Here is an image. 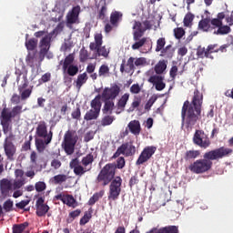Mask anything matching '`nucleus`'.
Returning a JSON list of instances; mask_svg holds the SVG:
<instances>
[{
  "instance_id": "774afa93",
  "label": "nucleus",
  "mask_w": 233,
  "mask_h": 233,
  "mask_svg": "<svg viewBox=\"0 0 233 233\" xmlns=\"http://www.w3.org/2000/svg\"><path fill=\"white\" fill-rule=\"evenodd\" d=\"M3 127L4 134H8V132H12V127H10V122H1Z\"/></svg>"
},
{
  "instance_id": "603ef678",
  "label": "nucleus",
  "mask_w": 233,
  "mask_h": 233,
  "mask_svg": "<svg viewBox=\"0 0 233 233\" xmlns=\"http://www.w3.org/2000/svg\"><path fill=\"white\" fill-rule=\"evenodd\" d=\"M66 72L71 77H74V76H77V73L79 72V67H77V66L71 65L66 68Z\"/></svg>"
},
{
  "instance_id": "473e14b6",
  "label": "nucleus",
  "mask_w": 233,
  "mask_h": 233,
  "mask_svg": "<svg viewBox=\"0 0 233 233\" xmlns=\"http://www.w3.org/2000/svg\"><path fill=\"white\" fill-rule=\"evenodd\" d=\"M201 156V152L199 150H187L184 155L185 161H193V159H197Z\"/></svg>"
},
{
  "instance_id": "c85d7f7f",
  "label": "nucleus",
  "mask_w": 233,
  "mask_h": 233,
  "mask_svg": "<svg viewBox=\"0 0 233 233\" xmlns=\"http://www.w3.org/2000/svg\"><path fill=\"white\" fill-rule=\"evenodd\" d=\"M0 190L2 194L6 196L10 190H12V182L10 180L4 178L0 181Z\"/></svg>"
},
{
  "instance_id": "de8ad7c7",
  "label": "nucleus",
  "mask_w": 233,
  "mask_h": 233,
  "mask_svg": "<svg viewBox=\"0 0 233 233\" xmlns=\"http://www.w3.org/2000/svg\"><path fill=\"white\" fill-rule=\"evenodd\" d=\"M110 74V67H108L106 65L100 66L98 69V76L99 77H106Z\"/></svg>"
},
{
  "instance_id": "f257e3e1",
  "label": "nucleus",
  "mask_w": 233,
  "mask_h": 233,
  "mask_svg": "<svg viewBox=\"0 0 233 233\" xmlns=\"http://www.w3.org/2000/svg\"><path fill=\"white\" fill-rule=\"evenodd\" d=\"M201 106H203V94L196 89L191 103L186 100L181 109L182 125H185L187 130H192L201 117Z\"/></svg>"
},
{
  "instance_id": "ddd939ff",
  "label": "nucleus",
  "mask_w": 233,
  "mask_h": 233,
  "mask_svg": "<svg viewBox=\"0 0 233 233\" xmlns=\"http://www.w3.org/2000/svg\"><path fill=\"white\" fill-rule=\"evenodd\" d=\"M70 168L73 169V172L76 176H84V174H86V172H90L92 170V167H89L88 169L83 167L82 165L79 164V158L76 157L73 158L69 163Z\"/></svg>"
},
{
  "instance_id": "f704fd0d",
  "label": "nucleus",
  "mask_w": 233,
  "mask_h": 233,
  "mask_svg": "<svg viewBox=\"0 0 233 233\" xmlns=\"http://www.w3.org/2000/svg\"><path fill=\"white\" fill-rule=\"evenodd\" d=\"M99 114H101V112L96 111V109H90L84 116V119H85V121L96 120V119H97V117H99Z\"/></svg>"
},
{
  "instance_id": "4c0bfd02",
  "label": "nucleus",
  "mask_w": 233,
  "mask_h": 233,
  "mask_svg": "<svg viewBox=\"0 0 233 233\" xmlns=\"http://www.w3.org/2000/svg\"><path fill=\"white\" fill-rule=\"evenodd\" d=\"M103 196H105V191L101 190L99 192L95 193L88 200V205L89 207H94V205H96V203H97V201H99V199H101V198H103Z\"/></svg>"
},
{
  "instance_id": "6e6552de",
  "label": "nucleus",
  "mask_w": 233,
  "mask_h": 233,
  "mask_svg": "<svg viewBox=\"0 0 233 233\" xmlns=\"http://www.w3.org/2000/svg\"><path fill=\"white\" fill-rule=\"evenodd\" d=\"M152 28V24L149 20H145L143 24L139 21H135L133 25V39L134 41H139L143 35H145V32L147 30H150Z\"/></svg>"
},
{
  "instance_id": "2f4dec72",
  "label": "nucleus",
  "mask_w": 233,
  "mask_h": 233,
  "mask_svg": "<svg viewBox=\"0 0 233 233\" xmlns=\"http://www.w3.org/2000/svg\"><path fill=\"white\" fill-rule=\"evenodd\" d=\"M68 179V176L65 174H58L53 177H51L50 181L53 185H63V183H66Z\"/></svg>"
},
{
  "instance_id": "aec40b11",
  "label": "nucleus",
  "mask_w": 233,
  "mask_h": 233,
  "mask_svg": "<svg viewBox=\"0 0 233 233\" xmlns=\"http://www.w3.org/2000/svg\"><path fill=\"white\" fill-rule=\"evenodd\" d=\"M107 11H108V7L106 5V0H100L98 4L96 19H99L100 21H105Z\"/></svg>"
},
{
  "instance_id": "09e8293b",
  "label": "nucleus",
  "mask_w": 233,
  "mask_h": 233,
  "mask_svg": "<svg viewBox=\"0 0 233 233\" xmlns=\"http://www.w3.org/2000/svg\"><path fill=\"white\" fill-rule=\"evenodd\" d=\"M135 41L136 43L132 45L131 48L132 50H139V48L143 47L145 46V43H147V37H142Z\"/></svg>"
},
{
  "instance_id": "c9c22d12",
  "label": "nucleus",
  "mask_w": 233,
  "mask_h": 233,
  "mask_svg": "<svg viewBox=\"0 0 233 233\" xmlns=\"http://www.w3.org/2000/svg\"><path fill=\"white\" fill-rule=\"evenodd\" d=\"M197 56L198 57H200V59H204V57L207 59H214V57L208 53V47L205 49V47L198 46L197 49Z\"/></svg>"
},
{
  "instance_id": "bb28decb",
  "label": "nucleus",
  "mask_w": 233,
  "mask_h": 233,
  "mask_svg": "<svg viewBox=\"0 0 233 233\" xmlns=\"http://www.w3.org/2000/svg\"><path fill=\"white\" fill-rule=\"evenodd\" d=\"M175 52L176 49L169 44L160 51V56L165 57V59H172Z\"/></svg>"
},
{
  "instance_id": "9b49d317",
  "label": "nucleus",
  "mask_w": 233,
  "mask_h": 233,
  "mask_svg": "<svg viewBox=\"0 0 233 233\" xmlns=\"http://www.w3.org/2000/svg\"><path fill=\"white\" fill-rule=\"evenodd\" d=\"M156 150H157V147L155 146H147L146 147L142 152L140 153L137 160L136 161V165H143L144 163H147L154 154H156Z\"/></svg>"
},
{
  "instance_id": "052dcab7",
  "label": "nucleus",
  "mask_w": 233,
  "mask_h": 233,
  "mask_svg": "<svg viewBox=\"0 0 233 233\" xmlns=\"http://www.w3.org/2000/svg\"><path fill=\"white\" fill-rule=\"evenodd\" d=\"M90 219H92V214L86 212L83 216V218H80V225H86V223H88V221H90Z\"/></svg>"
},
{
  "instance_id": "39448f33",
  "label": "nucleus",
  "mask_w": 233,
  "mask_h": 233,
  "mask_svg": "<svg viewBox=\"0 0 233 233\" xmlns=\"http://www.w3.org/2000/svg\"><path fill=\"white\" fill-rule=\"evenodd\" d=\"M79 137L75 130H67L64 136V150L67 156H72L76 150V145Z\"/></svg>"
},
{
  "instance_id": "680f3d73",
  "label": "nucleus",
  "mask_w": 233,
  "mask_h": 233,
  "mask_svg": "<svg viewBox=\"0 0 233 233\" xmlns=\"http://www.w3.org/2000/svg\"><path fill=\"white\" fill-rule=\"evenodd\" d=\"M71 117L79 121L81 119V108L77 106L76 110L71 113Z\"/></svg>"
},
{
  "instance_id": "1a4fd4ad",
  "label": "nucleus",
  "mask_w": 233,
  "mask_h": 233,
  "mask_svg": "<svg viewBox=\"0 0 233 233\" xmlns=\"http://www.w3.org/2000/svg\"><path fill=\"white\" fill-rule=\"evenodd\" d=\"M119 94H121V86L117 84H112L109 87H105L100 96L102 99L116 101L119 97Z\"/></svg>"
},
{
  "instance_id": "f3484780",
  "label": "nucleus",
  "mask_w": 233,
  "mask_h": 233,
  "mask_svg": "<svg viewBox=\"0 0 233 233\" xmlns=\"http://www.w3.org/2000/svg\"><path fill=\"white\" fill-rule=\"evenodd\" d=\"M81 14V6H74L66 15V25H76L79 22V15Z\"/></svg>"
},
{
  "instance_id": "6ab92c4d",
  "label": "nucleus",
  "mask_w": 233,
  "mask_h": 233,
  "mask_svg": "<svg viewBox=\"0 0 233 233\" xmlns=\"http://www.w3.org/2000/svg\"><path fill=\"white\" fill-rule=\"evenodd\" d=\"M120 149L122 150V156H125V157H132L133 156H136L137 149L133 141L123 143L120 146Z\"/></svg>"
},
{
  "instance_id": "a19ab883",
  "label": "nucleus",
  "mask_w": 233,
  "mask_h": 233,
  "mask_svg": "<svg viewBox=\"0 0 233 233\" xmlns=\"http://www.w3.org/2000/svg\"><path fill=\"white\" fill-rule=\"evenodd\" d=\"M88 59H96V58H92V56H90V54H88V50L85 49V47H82L79 54L80 63H85L88 61Z\"/></svg>"
},
{
  "instance_id": "bf43d9fd",
  "label": "nucleus",
  "mask_w": 233,
  "mask_h": 233,
  "mask_svg": "<svg viewBox=\"0 0 233 233\" xmlns=\"http://www.w3.org/2000/svg\"><path fill=\"white\" fill-rule=\"evenodd\" d=\"M35 189L36 192H45L46 190V183L43 181H38L35 184Z\"/></svg>"
},
{
  "instance_id": "f03ea898",
  "label": "nucleus",
  "mask_w": 233,
  "mask_h": 233,
  "mask_svg": "<svg viewBox=\"0 0 233 233\" xmlns=\"http://www.w3.org/2000/svg\"><path fill=\"white\" fill-rule=\"evenodd\" d=\"M232 148L220 147L218 148L208 151L204 154L201 159H198L188 166V170L193 174H205L212 168V161H218L223 159V157H228L232 156Z\"/></svg>"
},
{
  "instance_id": "0e129e2a",
  "label": "nucleus",
  "mask_w": 233,
  "mask_h": 233,
  "mask_svg": "<svg viewBox=\"0 0 233 233\" xmlns=\"http://www.w3.org/2000/svg\"><path fill=\"white\" fill-rule=\"evenodd\" d=\"M134 65L135 66H145V65H147V58L145 57L135 58Z\"/></svg>"
},
{
  "instance_id": "a18cd8bd",
  "label": "nucleus",
  "mask_w": 233,
  "mask_h": 233,
  "mask_svg": "<svg viewBox=\"0 0 233 233\" xmlns=\"http://www.w3.org/2000/svg\"><path fill=\"white\" fill-rule=\"evenodd\" d=\"M1 117H2V122H7L10 123V121H12V112H8V109L4 108L1 112Z\"/></svg>"
},
{
  "instance_id": "72a5a7b5",
  "label": "nucleus",
  "mask_w": 233,
  "mask_h": 233,
  "mask_svg": "<svg viewBox=\"0 0 233 233\" xmlns=\"http://www.w3.org/2000/svg\"><path fill=\"white\" fill-rule=\"evenodd\" d=\"M101 95H97L93 100H91L90 106L91 109L96 110V112H101Z\"/></svg>"
},
{
  "instance_id": "58836bf2",
  "label": "nucleus",
  "mask_w": 233,
  "mask_h": 233,
  "mask_svg": "<svg viewBox=\"0 0 233 233\" xmlns=\"http://www.w3.org/2000/svg\"><path fill=\"white\" fill-rule=\"evenodd\" d=\"M114 121H116V116L111 115H106L102 117L100 125L101 127H110V125H112Z\"/></svg>"
},
{
  "instance_id": "7ed1b4c3",
  "label": "nucleus",
  "mask_w": 233,
  "mask_h": 233,
  "mask_svg": "<svg viewBox=\"0 0 233 233\" xmlns=\"http://www.w3.org/2000/svg\"><path fill=\"white\" fill-rule=\"evenodd\" d=\"M94 39L95 41L89 44V50L94 52L91 59H97V57L107 59L108 56H110V48H106V46H103V34H95Z\"/></svg>"
},
{
  "instance_id": "412c9836",
  "label": "nucleus",
  "mask_w": 233,
  "mask_h": 233,
  "mask_svg": "<svg viewBox=\"0 0 233 233\" xmlns=\"http://www.w3.org/2000/svg\"><path fill=\"white\" fill-rule=\"evenodd\" d=\"M5 153L7 159L14 161V156L15 155V146L12 142H5L4 144Z\"/></svg>"
},
{
  "instance_id": "4d7b16f0",
  "label": "nucleus",
  "mask_w": 233,
  "mask_h": 233,
  "mask_svg": "<svg viewBox=\"0 0 233 233\" xmlns=\"http://www.w3.org/2000/svg\"><path fill=\"white\" fill-rule=\"evenodd\" d=\"M15 74L16 76V83H19L21 79L22 83H25L24 76H25V79H28V74L26 72L23 73L21 70L17 69Z\"/></svg>"
},
{
  "instance_id": "79ce46f5",
  "label": "nucleus",
  "mask_w": 233,
  "mask_h": 233,
  "mask_svg": "<svg viewBox=\"0 0 233 233\" xmlns=\"http://www.w3.org/2000/svg\"><path fill=\"white\" fill-rule=\"evenodd\" d=\"M160 233H179V227L166 226L159 228Z\"/></svg>"
},
{
  "instance_id": "864d4df0",
  "label": "nucleus",
  "mask_w": 233,
  "mask_h": 233,
  "mask_svg": "<svg viewBox=\"0 0 233 233\" xmlns=\"http://www.w3.org/2000/svg\"><path fill=\"white\" fill-rule=\"evenodd\" d=\"M174 35L177 39H183V36L185 35L186 32L183 27H177L173 30Z\"/></svg>"
},
{
  "instance_id": "13d9d810",
  "label": "nucleus",
  "mask_w": 233,
  "mask_h": 233,
  "mask_svg": "<svg viewBox=\"0 0 233 233\" xmlns=\"http://www.w3.org/2000/svg\"><path fill=\"white\" fill-rule=\"evenodd\" d=\"M194 21V15L192 13H187L184 17V26H190Z\"/></svg>"
},
{
  "instance_id": "a878e982",
  "label": "nucleus",
  "mask_w": 233,
  "mask_h": 233,
  "mask_svg": "<svg viewBox=\"0 0 233 233\" xmlns=\"http://www.w3.org/2000/svg\"><path fill=\"white\" fill-rule=\"evenodd\" d=\"M104 103V106L102 108V113L104 115H111L114 112V108L116 107V103L114 100L102 99Z\"/></svg>"
},
{
  "instance_id": "393cba45",
  "label": "nucleus",
  "mask_w": 233,
  "mask_h": 233,
  "mask_svg": "<svg viewBox=\"0 0 233 233\" xmlns=\"http://www.w3.org/2000/svg\"><path fill=\"white\" fill-rule=\"evenodd\" d=\"M130 99V94L126 93L124 94L116 102V108L117 110H120L119 112H116V114H120V112H125V107L127 106V103H128V100Z\"/></svg>"
},
{
  "instance_id": "49530a36",
  "label": "nucleus",
  "mask_w": 233,
  "mask_h": 233,
  "mask_svg": "<svg viewBox=\"0 0 233 233\" xmlns=\"http://www.w3.org/2000/svg\"><path fill=\"white\" fill-rule=\"evenodd\" d=\"M26 63L31 66V68H34L35 65H37V56H35V53L32 55H28L26 57Z\"/></svg>"
},
{
  "instance_id": "c756f323",
  "label": "nucleus",
  "mask_w": 233,
  "mask_h": 233,
  "mask_svg": "<svg viewBox=\"0 0 233 233\" xmlns=\"http://www.w3.org/2000/svg\"><path fill=\"white\" fill-rule=\"evenodd\" d=\"M123 19V13L119 11L112 12L110 15V24L112 26H117L119 25V21Z\"/></svg>"
},
{
  "instance_id": "c03bdc74",
  "label": "nucleus",
  "mask_w": 233,
  "mask_h": 233,
  "mask_svg": "<svg viewBox=\"0 0 233 233\" xmlns=\"http://www.w3.org/2000/svg\"><path fill=\"white\" fill-rule=\"evenodd\" d=\"M72 63H74V56L72 54H69L67 56H66L63 62V66H62L63 71L66 72V68L72 66Z\"/></svg>"
},
{
  "instance_id": "f8f14e48",
  "label": "nucleus",
  "mask_w": 233,
  "mask_h": 233,
  "mask_svg": "<svg viewBox=\"0 0 233 233\" xmlns=\"http://www.w3.org/2000/svg\"><path fill=\"white\" fill-rule=\"evenodd\" d=\"M211 25L213 28V34L215 35H227L232 32L230 25H223V22H219V20H211Z\"/></svg>"
},
{
  "instance_id": "9d476101",
  "label": "nucleus",
  "mask_w": 233,
  "mask_h": 233,
  "mask_svg": "<svg viewBox=\"0 0 233 233\" xmlns=\"http://www.w3.org/2000/svg\"><path fill=\"white\" fill-rule=\"evenodd\" d=\"M193 143L200 148H208L210 147V138L205 134L203 130H196L193 136Z\"/></svg>"
},
{
  "instance_id": "cd10ccee",
  "label": "nucleus",
  "mask_w": 233,
  "mask_h": 233,
  "mask_svg": "<svg viewBox=\"0 0 233 233\" xmlns=\"http://www.w3.org/2000/svg\"><path fill=\"white\" fill-rule=\"evenodd\" d=\"M35 145L37 152H39L40 154H43V152L46 150V146L50 145V142H46V138L45 140L43 138H35Z\"/></svg>"
},
{
  "instance_id": "6e6d98bb",
  "label": "nucleus",
  "mask_w": 233,
  "mask_h": 233,
  "mask_svg": "<svg viewBox=\"0 0 233 233\" xmlns=\"http://www.w3.org/2000/svg\"><path fill=\"white\" fill-rule=\"evenodd\" d=\"M3 208L5 212H12L14 210V201L7 199L4 202Z\"/></svg>"
},
{
  "instance_id": "69168bd1",
  "label": "nucleus",
  "mask_w": 233,
  "mask_h": 233,
  "mask_svg": "<svg viewBox=\"0 0 233 233\" xmlns=\"http://www.w3.org/2000/svg\"><path fill=\"white\" fill-rule=\"evenodd\" d=\"M23 112V106H16L13 107L11 114L13 117H15L16 116H19Z\"/></svg>"
},
{
  "instance_id": "8fccbe9b",
  "label": "nucleus",
  "mask_w": 233,
  "mask_h": 233,
  "mask_svg": "<svg viewBox=\"0 0 233 233\" xmlns=\"http://www.w3.org/2000/svg\"><path fill=\"white\" fill-rule=\"evenodd\" d=\"M165 45H167V39L165 37H159L157 40V46L155 52H160L165 48Z\"/></svg>"
},
{
  "instance_id": "338daca9",
  "label": "nucleus",
  "mask_w": 233,
  "mask_h": 233,
  "mask_svg": "<svg viewBox=\"0 0 233 233\" xmlns=\"http://www.w3.org/2000/svg\"><path fill=\"white\" fill-rule=\"evenodd\" d=\"M129 91L131 94H139L141 92V86H139V84H133Z\"/></svg>"
},
{
  "instance_id": "dca6fc26",
  "label": "nucleus",
  "mask_w": 233,
  "mask_h": 233,
  "mask_svg": "<svg viewBox=\"0 0 233 233\" xmlns=\"http://www.w3.org/2000/svg\"><path fill=\"white\" fill-rule=\"evenodd\" d=\"M134 61H136L134 56H130L127 61L123 59L122 64L120 65L121 74H133L136 71Z\"/></svg>"
},
{
  "instance_id": "b1692460",
  "label": "nucleus",
  "mask_w": 233,
  "mask_h": 233,
  "mask_svg": "<svg viewBox=\"0 0 233 233\" xmlns=\"http://www.w3.org/2000/svg\"><path fill=\"white\" fill-rule=\"evenodd\" d=\"M198 29L203 32H212L214 28L212 27V19L204 18L198 22Z\"/></svg>"
},
{
  "instance_id": "423d86ee",
  "label": "nucleus",
  "mask_w": 233,
  "mask_h": 233,
  "mask_svg": "<svg viewBox=\"0 0 233 233\" xmlns=\"http://www.w3.org/2000/svg\"><path fill=\"white\" fill-rule=\"evenodd\" d=\"M121 185H123V179L121 177H116L109 185V191L107 199L108 201H117L119 196H121Z\"/></svg>"
},
{
  "instance_id": "3c124183",
  "label": "nucleus",
  "mask_w": 233,
  "mask_h": 233,
  "mask_svg": "<svg viewBox=\"0 0 233 233\" xmlns=\"http://www.w3.org/2000/svg\"><path fill=\"white\" fill-rule=\"evenodd\" d=\"M81 216V209H76L69 213V216L66 219V223H72L76 218H79Z\"/></svg>"
},
{
  "instance_id": "5701e85b",
  "label": "nucleus",
  "mask_w": 233,
  "mask_h": 233,
  "mask_svg": "<svg viewBox=\"0 0 233 233\" xmlns=\"http://www.w3.org/2000/svg\"><path fill=\"white\" fill-rule=\"evenodd\" d=\"M47 130H48V127L46 126V122H45V120H42L38 123L36 127L35 134L37 137H42L43 139H46Z\"/></svg>"
},
{
  "instance_id": "ea45409f",
  "label": "nucleus",
  "mask_w": 233,
  "mask_h": 233,
  "mask_svg": "<svg viewBox=\"0 0 233 233\" xmlns=\"http://www.w3.org/2000/svg\"><path fill=\"white\" fill-rule=\"evenodd\" d=\"M154 70L157 76L163 74V72L167 70V62L165 60L158 61V63L155 66Z\"/></svg>"
},
{
  "instance_id": "37998d69",
  "label": "nucleus",
  "mask_w": 233,
  "mask_h": 233,
  "mask_svg": "<svg viewBox=\"0 0 233 233\" xmlns=\"http://www.w3.org/2000/svg\"><path fill=\"white\" fill-rule=\"evenodd\" d=\"M28 227V222H24L22 224H15L13 226V233H23Z\"/></svg>"
},
{
  "instance_id": "0eeeda50",
  "label": "nucleus",
  "mask_w": 233,
  "mask_h": 233,
  "mask_svg": "<svg viewBox=\"0 0 233 233\" xmlns=\"http://www.w3.org/2000/svg\"><path fill=\"white\" fill-rule=\"evenodd\" d=\"M50 43H52V35H46L40 40V61H44L45 57H47L48 59H54V54L48 52V50H50Z\"/></svg>"
},
{
  "instance_id": "a211bd4d",
  "label": "nucleus",
  "mask_w": 233,
  "mask_h": 233,
  "mask_svg": "<svg viewBox=\"0 0 233 233\" xmlns=\"http://www.w3.org/2000/svg\"><path fill=\"white\" fill-rule=\"evenodd\" d=\"M28 87V78H26V75H24V83L18 86V92L20 94V97L22 101L28 99L30 96H32V89Z\"/></svg>"
},
{
  "instance_id": "4468645a",
  "label": "nucleus",
  "mask_w": 233,
  "mask_h": 233,
  "mask_svg": "<svg viewBox=\"0 0 233 233\" xmlns=\"http://www.w3.org/2000/svg\"><path fill=\"white\" fill-rule=\"evenodd\" d=\"M35 214L38 218H43L48 214V210H50V207L45 204V197H39L35 202Z\"/></svg>"
},
{
  "instance_id": "5fc2aeb1",
  "label": "nucleus",
  "mask_w": 233,
  "mask_h": 233,
  "mask_svg": "<svg viewBox=\"0 0 233 233\" xmlns=\"http://www.w3.org/2000/svg\"><path fill=\"white\" fill-rule=\"evenodd\" d=\"M25 46L27 50H35L37 47V40L35 38H31L28 41L25 42Z\"/></svg>"
},
{
  "instance_id": "e2e57ef3",
  "label": "nucleus",
  "mask_w": 233,
  "mask_h": 233,
  "mask_svg": "<svg viewBox=\"0 0 233 233\" xmlns=\"http://www.w3.org/2000/svg\"><path fill=\"white\" fill-rule=\"evenodd\" d=\"M156 101H157V96H151L146 103L145 109L150 110V108H152V106L154 105V103H156Z\"/></svg>"
},
{
  "instance_id": "20e7f679",
  "label": "nucleus",
  "mask_w": 233,
  "mask_h": 233,
  "mask_svg": "<svg viewBox=\"0 0 233 233\" xmlns=\"http://www.w3.org/2000/svg\"><path fill=\"white\" fill-rule=\"evenodd\" d=\"M116 176V168L112 164H106L96 177V183H101L102 187H106L109 183L114 181Z\"/></svg>"
},
{
  "instance_id": "4be33fe9",
  "label": "nucleus",
  "mask_w": 233,
  "mask_h": 233,
  "mask_svg": "<svg viewBox=\"0 0 233 233\" xmlns=\"http://www.w3.org/2000/svg\"><path fill=\"white\" fill-rule=\"evenodd\" d=\"M127 127L129 132H131V134L134 136H139V134H141V123L139 120H131L128 123Z\"/></svg>"
},
{
  "instance_id": "2eb2a0df",
  "label": "nucleus",
  "mask_w": 233,
  "mask_h": 233,
  "mask_svg": "<svg viewBox=\"0 0 233 233\" xmlns=\"http://www.w3.org/2000/svg\"><path fill=\"white\" fill-rule=\"evenodd\" d=\"M148 83H151L155 86L157 92L165 90L167 84H165V76L159 75H153L148 78Z\"/></svg>"
},
{
  "instance_id": "e433bc0d",
  "label": "nucleus",
  "mask_w": 233,
  "mask_h": 233,
  "mask_svg": "<svg viewBox=\"0 0 233 233\" xmlns=\"http://www.w3.org/2000/svg\"><path fill=\"white\" fill-rule=\"evenodd\" d=\"M86 81H88V75H86V73H82L77 76L76 86L78 88V90H81V86H83Z\"/></svg>"
},
{
  "instance_id": "7c9ffc66",
  "label": "nucleus",
  "mask_w": 233,
  "mask_h": 233,
  "mask_svg": "<svg viewBox=\"0 0 233 233\" xmlns=\"http://www.w3.org/2000/svg\"><path fill=\"white\" fill-rule=\"evenodd\" d=\"M92 163H94V155L92 153L87 154L86 157H83L81 160V164L83 168H86V170H88V168H92Z\"/></svg>"
}]
</instances>
